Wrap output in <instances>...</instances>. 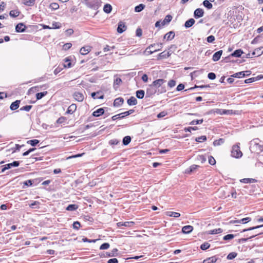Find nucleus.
<instances>
[{
    "label": "nucleus",
    "mask_w": 263,
    "mask_h": 263,
    "mask_svg": "<svg viewBox=\"0 0 263 263\" xmlns=\"http://www.w3.org/2000/svg\"><path fill=\"white\" fill-rule=\"evenodd\" d=\"M250 149L257 153L261 152L263 151V143L259 139H254L250 142Z\"/></svg>",
    "instance_id": "nucleus-1"
},
{
    "label": "nucleus",
    "mask_w": 263,
    "mask_h": 263,
    "mask_svg": "<svg viewBox=\"0 0 263 263\" xmlns=\"http://www.w3.org/2000/svg\"><path fill=\"white\" fill-rule=\"evenodd\" d=\"M231 155L232 157L236 158H239L242 156V153L238 145H235L232 147Z\"/></svg>",
    "instance_id": "nucleus-2"
},
{
    "label": "nucleus",
    "mask_w": 263,
    "mask_h": 263,
    "mask_svg": "<svg viewBox=\"0 0 263 263\" xmlns=\"http://www.w3.org/2000/svg\"><path fill=\"white\" fill-rule=\"evenodd\" d=\"M162 45L161 44L160 45L159 44H154V45H151L148 48H146V51L147 52H149L150 54L153 53L154 52H156L159 50L158 47H161Z\"/></svg>",
    "instance_id": "nucleus-3"
},
{
    "label": "nucleus",
    "mask_w": 263,
    "mask_h": 263,
    "mask_svg": "<svg viewBox=\"0 0 263 263\" xmlns=\"http://www.w3.org/2000/svg\"><path fill=\"white\" fill-rule=\"evenodd\" d=\"M100 0H89L87 5L91 8L97 9L100 5Z\"/></svg>",
    "instance_id": "nucleus-4"
},
{
    "label": "nucleus",
    "mask_w": 263,
    "mask_h": 263,
    "mask_svg": "<svg viewBox=\"0 0 263 263\" xmlns=\"http://www.w3.org/2000/svg\"><path fill=\"white\" fill-rule=\"evenodd\" d=\"M127 29V26L125 25V23L120 21L118 23V28H117V32L119 33H122L124 31H125Z\"/></svg>",
    "instance_id": "nucleus-5"
},
{
    "label": "nucleus",
    "mask_w": 263,
    "mask_h": 263,
    "mask_svg": "<svg viewBox=\"0 0 263 263\" xmlns=\"http://www.w3.org/2000/svg\"><path fill=\"white\" fill-rule=\"evenodd\" d=\"M165 82V80H164V79H159L154 81L153 82V84L151 85V86H155L156 87H159Z\"/></svg>",
    "instance_id": "nucleus-6"
},
{
    "label": "nucleus",
    "mask_w": 263,
    "mask_h": 263,
    "mask_svg": "<svg viewBox=\"0 0 263 263\" xmlns=\"http://www.w3.org/2000/svg\"><path fill=\"white\" fill-rule=\"evenodd\" d=\"M73 97L74 99L79 102L83 101L84 99L83 94L79 92H74L73 94Z\"/></svg>",
    "instance_id": "nucleus-7"
},
{
    "label": "nucleus",
    "mask_w": 263,
    "mask_h": 263,
    "mask_svg": "<svg viewBox=\"0 0 263 263\" xmlns=\"http://www.w3.org/2000/svg\"><path fill=\"white\" fill-rule=\"evenodd\" d=\"M25 29L26 26L23 23H19L15 26V31L17 32H23Z\"/></svg>",
    "instance_id": "nucleus-8"
},
{
    "label": "nucleus",
    "mask_w": 263,
    "mask_h": 263,
    "mask_svg": "<svg viewBox=\"0 0 263 263\" xmlns=\"http://www.w3.org/2000/svg\"><path fill=\"white\" fill-rule=\"evenodd\" d=\"M91 96L94 99H103L104 98V95L102 94L101 91L93 92L91 94Z\"/></svg>",
    "instance_id": "nucleus-9"
},
{
    "label": "nucleus",
    "mask_w": 263,
    "mask_h": 263,
    "mask_svg": "<svg viewBox=\"0 0 263 263\" xmlns=\"http://www.w3.org/2000/svg\"><path fill=\"white\" fill-rule=\"evenodd\" d=\"M263 54V47H260L254 50L252 55L256 57H259Z\"/></svg>",
    "instance_id": "nucleus-10"
},
{
    "label": "nucleus",
    "mask_w": 263,
    "mask_h": 263,
    "mask_svg": "<svg viewBox=\"0 0 263 263\" xmlns=\"http://www.w3.org/2000/svg\"><path fill=\"white\" fill-rule=\"evenodd\" d=\"M193 230V227L192 226H185L182 228V232L184 234H189Z\"/></svg>",
    "instance_id": "nucleus-11"
},
{
    "label": "nucleus",
    "mask_w": 263,
    "mask_h": 263,
    "mask_svg": "<svg viewBox=\"0 0 263 263\" xmlns=\"http://www.w3.org/2000/svg\"><path fill=\"white\" fill-rule=\"evenodd\" d=\"M222 54V50H219L216 52L213 55L212 60L213 61H218Z\"/></svg>",
    "instance_id": "nucleus-12"
},
{
    "label": "nucleus",
    "mask_w": 263,
    "mask_h": 263,
    "mask_svg": "<svg viewBox=\"0 0 263 263\" xmlns=\"http://www.w3.org/2000/svg\"><path fill=\"white\" fill-rule=\"evenodd\" d=\"M91 50V47L89 46H86L81 48L80 52L82 55H86Z\"/></svg>",
    "instance_id": "nucleus-13"
},
{
    "label": "nucleus",
    "mask_w": 263,
    "mask_h": 263,
    "mask_svg": "<svg viewBox=\"0 0 263 263\" xmlns=\"http://www.w3.org/2000/svg\"><path fill=\"white\" fill-rule=\"evenodd\" d=\"M124 102L123 98L119 97L116 98L114 102V106L115 107H118L121 106Z\"/></svg>",
    "instance_id": "nucleus-14"
},
{
    "label": "nucleus",
    "mask_w": 263,
    "mask_h": 263,
    "mask_svg": "<svg viewBox=\"0 0 263 263\" xmlns=\"http://www.w3.org/2000/svg\"><path fill=\"white\" fill-rule=\"evenodd\" d=\"M20 102V100H16L15 101L12 102L10 106V109L11 110H15L17 109L19 107Z\"/></svg>",
    "instance_id": "nucleus-15"
},
{
    "label": "nucleus",
    "mask_w": 263,
    "mask_h": 263,
    "mask_svg": "<svg viewBox=\"0 0 263 263\" xmlns=\"http://www.w3.org/2000/svg\"><path fill=\"white\" fill-rule=\"evenodd\" d=\"M217 259L218 258L216 257V256H213L204 259L203 261V263H215L216 262Z\"/></svg>",
    "instance_id": "nucleus-16"
},
{
    "label": "nucleus",
    "mask_w": 263,
    "mask_h": 263,
    "mask_svg": "<svg viewBox=\"0 0 263 263\" xmlns=\"http://www.w3.org/2000/svg\"><path fill=\"white\" fill-rule=\"evenodd\" d=\"M77 109V105L75 104H72L70 105L66 111V114H73Z\"/></svg>",
    "instance_id": "nucleus-17"
},
{
    "label": "nucleus",
    "mask_w": 263,
    "mask_h": 263,
    "mask_svg": "<svg viewBox=\"0 0 263 263\" xmlns=\"http://www.w3.org/2000/svg\"><path fill=\"white\" fill-rule=\"evenodd\" d=\"M104 113V110L103 108H100L92 113V116L94 117H99Z\"/></svg>",
    "instance_id": "nucleus-18"
},
{
    "label": "nucleus",
    "mask_w": 263,
    "mask_h": 263,
    "mask_svg": "<svg viewBox=\"0 0 263 263\" xmlns=\"http://www.w3.org/2000/svg\"><path fill=\"white\" fill-rule=\"evenodd\" d=\"M175 32L173 31H171L165 34L164 39H166L167 41L172 40L175 37Z\"/></svg>",
    "instance_id": "nucleus-19"
},
{
    "label": "nucleus",
    "mask_w": 263,
    "mask_h": 263,
    "mask_svg": "<svg viewBox=\"0 0 263 263\" xmlns=\"http://www.w3.org/2000/svg\"><path fill=\"white\" fill-rule=\"evenodd\" d=\"M199 167V166L197 165H192L190 167V168L185 170V173L186 174H191V173L194 172Z\"/></svg>",
    "instance_id": "nucleus-20"
},
{
    "label": "nucleus",
    "mask_w": 263,
    "mask_h": 263,
    "mask_svg": "<svg viewBox=\"0 0 263 263\" xmlns=\"http://www.w3.org/2000/svg\"><path fill=\"white\" fill-rule=\"evenodd\" d=\"M195 21L193 18H191L189 20L185 22L184 23V27L186 28H189L192 27L195 23Z\"/></svg>",
    "instance_id": "nucleus-21"
},
{
    "label": "nucleus",
    "mask_w": 263,
    "mask_h": 263,
    "mask_svg": "<svg viewBox=\"0 0 263 263\" xmlns=\"http://www.w3.org/2000/svg\"><path fill=\"white\" fill-rule=\"evenodd\" d=\"M240 182L244 183H255L257 180L253 178H243L240 180Z\"/></svg>",
    "instance_id": "nucleus-22"
},
{
    "label": "nucleus",
    "mask_w": 263,
    "mask_h": 263,
    "mask_svg": "<svg viewBox=\"0 0 263 263\" xmlns=\"http://www.w3.org/2000/svg\"><path fill=\"white\" fill-rule=\"evenodd\" d=\"M127 104L131 105H135L137 104V100L134 97H131L129 99L127 100Z\"/></svg>",
    "instance_id": "nucleus-23"
},
{
    "label": "nucleus",
    "mask_w": 263,
    "mask_h": 263,
    "mask_svg": "<svg viewBox=\"0 0 263 263\" xmlns=\"http://www.w3.org/2000/svg\"><path fill=\"white\" fill-rule=\"evenodd\" d=\"M204 13L203 10L198 8L194 11V16H202Z\"/></svg>",
    "instance_id": "nucleus-24"
},
{
    "label": "nucleus",
    "mask_w": 263,
    "mask_h": 263,
    "mask_svg": "<svg viewBox=\"0 0 263 263\" xmlns=\"http://www.w3.org/2000/svg\"><path fill=\"white\" fill-rule=\"evenodd\" d=\"M243 53V51L241 49H237L234 51L231 54V56L234 57H240L241 54Z\"/></svg>",
    "instance_id": "nucleus-25"
},
{
    "label": "nucleus",
    "mask_w": 263,
    "mask_h": 263,
    "mask_svg": "<svg viewBox=\"0 0 263 263\" xmlns=\"http://www.w3.org/2000/svg\"><path fill=\"white\" fill-rule=\"evenodd\" d=\"M118 249L117 248H115L111 250L110 252L107 253V257H114L118 256Z\"/></svg>",
    "instance_id": "nucleus-26"
},
{
    "label": "nucleus",
    "mask_w": 263,
    "mask_h": 263,
    "mask_svg": "<svg viewBox=\"0 0 263 263\" xmlns=\"http://www.w3.org/2000/svg\"><path fill=\"white\" fill-rule=\"evenodd\" d=\"M112 10V6L110 4H105L103 7V11L108 14L110 13Z\"/></svg>",
    "instance_id": "nucleus-27"
},
{
    "label": "nucleus",
    "mask_w": 263,
    "mask_h": 263,
    "mask_svg": "<svg viewBox=\"0 0 263 263\" xmlns=\"http://www.w3.org/2000/svg\"><path fill=\"white\" fill-rule=\"evenodd\" d=\"M136 97L140 99L144 98L145 92L143 90H138L136 92Z\"/></svg>",
    "instance_id": "nucleus-28"
},
{
    "label": "nucleus",
    "mask_w": 263,
    "mask_h": 263,
    "mask_svg": "<svg viewBox=\"0 0 263 263\" xmlns=\"http://www.w3.org/2000/svg\"><path fill=\"white\" fill-rule=\"evenodd\" d=\"M78 208V205L75 204H69L66 208V210L69 211H73L76 210Z\"/></svg>",
    "instance_id": "nucleus-29"
},
{
    "label": "nucleus",
    "mask_w": 263,
    "mask_h": 263,
    "mask_svg": "<svg viewBox=\"0 0 263 263\" xmlns=\"http://www.w3.org/2000/svg\"><path fill=\"white\" fill-rule=\"evenodd\" d=\"M166 215L170 217H174L175 218L179 217L180 216V214L177 212L168 211L166 213Z\"/></svg>",
    "instance_id": "nucleus-30"
},
{
    "label": "nucleus",
    "mask_w": 263,
    "mask_h": 263,
    "mask_svg": "<svg viewBox=\"0 0 263 263\" xmlns=\"http://www.w3.org/2000/svg\"><path fill=\"white\" fill-rule=\"evenodd\" d=\"M20 162L17 161H14L12 163L7 164L6 165L8 169L11 168L12 167H17L19 165Z\"/></svg>",
    "instance_id": "nucleus-31"
},
{
    "label": "nucleus",
    "mask_w": 263,
    "mask_h": 263,
    "mask_svg": "<svg viewBox=\"0 0 263 263\" xmlns=\"http://www.w3.org/2000/svg\"><path fill=\"white\" fill-rule=\"evenodd\" d=\"M130 141L131 137L129 136H126L123 138L122 142L124 145H127L130 142Z\"/></svg>",
    "instance_id": "nucleus-32"
},
{
    "label": "nucleus",
    "mask_w": 263,
    "mask_h": 263,
    "mask_svg": "<svg viewBox=\"0 0 263 263\" xmlns=\"http://www.w3.org/2000/svg\"><path fill=\"white\" fill-rule=\"evenodd\" d=\"M123 114V112H122L119 114H118V115L112 116L111 117L112 120L114 121H115L117 119H121L124 118L126 116H124V114Z\"/></svg>",
    "instance_id": "nucleus-33"
},
{
    "label": "nucleus",
    "mask_w": 263,
    "mask_h": 263,
    "mask_svg": "<svg viewBox=\"0 0 263 263\" xmlns=\"http://www.w3.org/2000/svg\"><path fill=\"white\" fill-rule=\"evenodd\" d=\"M224 142V140L222 138H220L218 140H216L213 142V145L215 146L220 145Z\"/></svg>",
    "instance_id": "nucleus-34"
},
{
    "label": "nucleus",
    "mask_w": 263,
    "mask_h": 263,
    "mask_svg": "<svg viewBox=\"0 0 263 263\" xmlns=\"http://www.w3.org/2000/svg\"><path fill=\"white\" fill-rule=\"evenodd\" d=\"M245 76H246V74H245V71H241V72H237L232 76V77H235V78H243Z\"/></svg>",
    "instance_id": "nucleus-35"
},
{
    "label": "nucleus",
    "mask_w": 263,
    "mask_h": 263,
    "mask_svg": "<svg viewBox=\"0 0 263 263\" xmlns=\"http://www.w3.org/2000/svg\"><path fill=\"white\" fill-rule=\"evenodd\" d=\"M210 2V1L205 0L203 2V6L209 9H211L213 6L212 4Z\"/></svg>",
    "instance_id": "nucleus-36"
},
{
    "label": "nucleus",
    "mask_w": 263,
    "mask_h": 263,
    "mask_svg": "<svg viewBox=\"0 0 263 263\" xmlns=\"http://www.w3.org/2000/svg\"><path fill=\"white\" fill-rule=\"evenodd\" d=\"M145 7V5L141 4L139 5L138 6H137L135 7V11L137 12H141L142 10H143V9Z\"/></svg>",
    "instance_id": "nucleus-37"
},
{
    "label": "nucleus",
    "mask_w": 263,
    "mask_h": 263,
    "mask_svg": "<svg viewBox=\"0 0 263 263\" xmlns=\"http://www.w3.org/2000/svg\"><path fill=\"white\" fill-rule=\"evenodd\" d=\"M47 93V91L38 92L36 94V98L37 100L41 99L43 97L46 96Z\"/></svg>",
    "instance_id": "nucleus-38"
},
{
    "label": "nucleus",
    "mask_w": 263,
    "mask_h": 263,
    "mask_svg": "<svg viewBox=\"0 0 263 263\" xmlns=\"http://www.w3.org/2000/svg\"><path fill=\"white\" fill-rule=\"evenodd\" d=\"M39 142V140L37 139H34L27 141V143L30 144L32 146H34L37 145Z\"/></svg>",
    "instance_id": "nucleus-39"
},
{
    "label": "nucleus",
    "mask_w": 263,
    "mask_h": 263,
    "mask_svg": "<svg viewBox=\"0 0 263 263\" xmlns=\"http://www.w3.org/2000/svg\"><path fill=\"white\" fill-rule=\"evenodd\" d=\"M35 0H23V4L26 6H31L34 5Z\"/></svg>",
    "instance_id": "nucleus-40"
},
{
    "label": "nucleus",
    "mask_w": 263,
    "mask_h": 263,
    "mask_svg": "<svg viewBox=\"0 0 263 263\" xmlns=\"http://www.w3.org/2000/svg\"><path fill=\"white\" fill-rule=\"evenodd\" d=\"M237 253L231 252L228 255L227 258L229 260H231L235 258L237 256Z\"/></svg>",
    "instance_id": "nucleus-41"
},
{
    "label": "nucleus",
    "mask_w": 263,
    "mask_h": 263,
    "mask_svg": "<svg viewBox=\"0 0 263 263\" xmlns=\"http://www.w3.org/2000/svg\"><path fill=\"white\" fill-rule=\"evenodd\" d=\"M210 245L208 242H205L200 246V249L202 250H205L209 249Z\"/></svg>",
    "instance_id": "nucleus-42"
},
{
    "label": "nucleus",
    "mask_w": 263,
    "mask_h": 263,
    "mask_svg": "<svg viewBox=\"0 0 263 263\" xmlns=\"http://www.w3.org/2000/svg\"><path fill=\"white\" fill-rule=\"evenodd\" d=\"M222 232V230L220 228H218V229H215L210 231L209 233L210 234H216L220 233Z\"/></svg>",
    "instance_id": "nucleus-43"
},
{
    "label": "nucleus",
    "mask_w": 263,
    "mask_h": 263,
    "mask_svg": "<svg viewBox=\"0 0 263 263\" xmlns=\"http://www.w3.org/2000/svg\"><path fill=\"white\" fill-rule=\"evenodd\" d=\"M223 111H224V109H218V108H217V109H215L214 110H212L210 111L211 113L212 112H213V113H216L217 114H219V115H223Z\"/></svg>",
    "instance_id": "nucleus-44"
},
{
    "label": "nucleus",
    "mask_w": 263,
    "mask_h": 263,
    "mask_svg": "<svg viewBox=\"0 0 263 263\" xmlns=\"http://www.w3.org/2000/svg\"><path fill=\"white\" fill-rule=\"evenodd\" d=\"M172 17H168V18H165L163 21H161V26H164L166 24H168L172 20Z\"/></svg>",
    "instance_id": "nucleus-45"
},
{
    "label": "nucleus",
    "mask_w": 263,
    "mask_h": 263,
    "mask_svg": "<svg viewBox=\"0 0 263 263\" xmlns=\"http://www.w3.org/2000/svg\"><path fill=\"white\" fill-rule=\"evenodd\" d=\"M203 122V119L195 120H193L192 121H191L190 123V124L192 125H194L195 124H200L202 123Z\"/></svg>",
    "instance_id": "nucleus-46"
},
{
    "label": "nucleus",
    "mask_w": 263,
    "mask_h": 263,
    "mask_svg": "<svg viewBox=\"0 0 263 263\" xmlns=\"http://www.w3.org/2000/svg\"><path fill=\"white\" fill-rule=\"evenodd\" d=\"M195 140L196 141L198 142L205 141L206 140V137L205 136H201L200 137L196 138Z\"/></svg>",
    "instance_id": "nucleus-47"
},
{
    "label": "nucleus",
    "mask_w": 263,
    "mask_h": 263,
    "mask_svg": "<svg viewBox=\"0 0 263 263\" xmlns=\"http://www.w3.org/2000/svg\"><path fill=\"white\" fill-rule=\"evenodd\" d=\"M110 245L108 243L105 242L101 245L100 247V250H106L109 248Z\"/></svg>",
    "instance_id": "nucleus-48"
},
{
    "label": "nucleus",
    "mask_w": 263,
    "mask_h": 263,
    "mask_svg": "<svg viewBox=\"0 0 263 263\" xmlns=\"http://www.w3.org/2000/svg\"><path fill=\"white\" fill-rule=\"evenodd\" d=\"M170 55V53L169 52L163 51L159 54V56L161 58H167L169 57Z\"/></svg>",
    "instance_id": "nucleus-49"
},
{
    "label": "nucleus",
    "mask_w": 263,
    "mask_h": 263,
    "mask_svg": "<svg viewBox=\"0 0 263 263\" xmlns=\"http://www.w3.org/2000/svg\"><path fill=\"white\" fill-rule=\"evenodd\" d=\"M32 107V105H26L23 107H22L20 110H25L26 111H29L31 108Z\"/></svg>",
    "instance_id": "nucleus-50"
},
{
    "label": "nucleus",
    "mask_w": 263,
    "mask_h": 263,
    "mask_svg": "<svg viewBox=\"0 0 263 263\" xmlns=\"http://www.w3.org/2000/svg\"><path fill=\"white\" fill-rule=\"evenodd\" d=\"M251 220L250 217H246L239 220V222L241 223H246Z\"/></svg>",
    "instance_id": "nucleus-51"
},
{
    "label": "nucleus",
    "mask_w": 263,
    "mask_h": 263,
    "mask_svg": "<svg viewBox=\"0 0 263 263\" xmlns=\"http://www.w3.org/2000/svg\"><path fill=\"white\" fill-rule=\"evenodd\" d=\"M261 227H263V224L260 225V226H256V227H251V228H249L246 229H243L242 232H246V231H251V230H253L256 229H258V228H261Z\"/></svg>",
    "instance_id": "nucleus-52"
},
{
    "label": "nucleus",
    "mask_w": 263,
    "mask_h": 263,
    "mask_svg": "<svg viewBox=\"0 0 263 263\" xmlns=\"http://www.w3.org/2000/svg\"><path fill=\"white\" fill-rule=\"evenodd\" d=\"M135 224V222L133 221H126L123 222L124 227H131L133 226Z\"/></svg>",
    "instance_id": "nucleus-53"
},
{
    "label": "nucleus",
    "mask_w": 263,
    "mask_h": 263,
    "mask_svg": "<svg viewBox=\"0 0 263 263\" xmlns=\"http://www.w3.org/2000/svg\"><path fill=\"white\" fill-rule=\"evenodd\" d=\"M120 142V141L116 139H111L109 141V144L111 145H117Z\"/></svg>",
    "instance_id": "nucleus-54"
},
{
    "label": "nucleus",
    "mask_w": 263,
    "mask_h": 263,
    "mask_svg": "<svg viewBox=\"0 0 263 263\" xmlns=\"http://www.w3.org/2000/svg\"><path fill=\"white\" fill-rule=\"evenodd\" d=\"M234 237V235L233 234H228L224 236L223 238L224 240H228L232 239Z\"/></svg>",
    "instance_id": "nucleus-55"
},
{
    "label": "nucleus",
    "mask_w": 263,
    "mask_h": 263,
    "mask_svg": "<svg viewBox=\"0 0 263 263\" xmlns=\"http://www.w3.org/2000/svg\"><path fill=\"white\" fill-rule=\"evenodd\" d=\"M257 80V78L253 77V78H251L246 79L245 81V82L246 83H252L253 82H255V81H256Z\"/></svg>",
    "instance_id": "nucleus-56"
},
{
    "label": "nucleus",
    "mask_w": 263,
    "mask_h": 263,
    "mask_svg": "<svg viewBox=\"0 0 263 263\" xmlns=\"http://www.w3.org/2000/svg\"><path fill=\"white\" fill-rule=\"evenodd\" d=\"M122 80L120 78H117L114 80V86L115 87V85H119L122 83Z\"/></svg>",
    "instance_id": "nucleus-57"
},
{
    "label": "nucleus",
    "mask_w": 263,
    "mask_h": 263,
    "mask_svg": "<svg viewBox=\"0 0 263 263\" xmlns=\"http://www.w3.org/2000/svg\"><path fill=\"white\" fill-rule=\"evenodd\" d=\"M198 129L197 126L194 127H188L184 128L185 132H191V130H196Z\"/></svg>",
    "instance_id": "nucleus-58"
},
{
    "label": "nucleus",
    "mask_w": 263,
    "mask_h": 263,
    "mask_svg": "<svg viewBox=\"0 0 263 263\" xmlns=\"http://www.w3.org/2000/svg\"><path fill=\"white\" fill-rule=\"evenodd\" d=\"M80 223L79 221H75L73 223V228L76 230H78L80 227Z\"/></svg>",
    "instance_id": "nucleus-59"
},
{
    "label": "nucleus",
    "mask_w": 263,
    "mask_h": 263,
    "mask_svg": "<svg viewBox=\"0 0 263 263\" xmlns=\"http://www.w3.org/2000/svg\"><path fill=\"white\" fill-rule=\"evenodd\" d=\"M208 77L210 80H214L216 78V74L214 72H210L208 74Z\"/></svg>",
    "instance_id": "nucleus-60"
},
{
    "label": "nucleus",
    "mask_w": 263,
    "mask_h": 263,
    "mask_svg": "<svg viewBox=\"0 0 263 263\" xmlns=\"http://www.w3.org/2000/svg\"><path fill=\"white\" fill-rule=\"evenodd\" d=\"M209 163L211 165H213L215 164L216 161H215V159L212 156H210L209 157Z\"/></svg>",
    "instance_id": "nucleus-61"
},
{
    "label": "nucleus",
    "mask_w": 263,
    "mask_h": 263,
    "mask_svg": "<svg viewBox=\"0 0 263 263\" xmlns=\"http://www.w3.org/2000/svg\"><path fill=\"white\" fill-rule=\"evenodd\" d=\"M215 39L214 36L211 35L209 36L206 38V41L209 43H213L215 41Z\"/></svg>",
    "instance_id": "nucleus-62"
},
{
    "label": "nucleus",
    "mask_w": 263,
    "mask_h": 263,
    "mask_svg": "<svg viewBox=\"0 0 263 263\" xmlns=\"http://www.w3.org/2000/svg\"><path fill=\"white\" fill-rule=\"evenodd\" d=\"M142 34V30L140 28L137 29L136 31V35L137 36L140 37Z\"/></svg>",
    "instance_id": "nucleus-63"
},
{
    "label": "nucleus",
    "mask_w": 263,
    "mask_h": 263,
    "mask_svg": "<svg viewBox=\"0 0 263 263\" xmlns=\"http://www.w3.org/2000/svg\"><path fill=\"white\" fill-rule=\"evenodd\" d=\"M72 44L70 43H66L63 45V49L67 50L71 48Z\"/></svg>",
    "instance_id": "nucleus-64"
}]
</instances>
